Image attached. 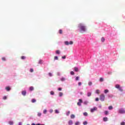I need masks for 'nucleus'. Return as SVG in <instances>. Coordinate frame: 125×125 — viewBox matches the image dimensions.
<instances>
[{
  "label": "nucleus",
  "instance_id": "obj_54",
  "mask_svg": "<svg viewBox=\"0 0 125 125\" xmlns=\"http://www.w3.org/2000/svg\"><path fill=\"white\" fill-rule=\"evenodd\" d=\"M80 94H83V92H81Z\"/></svg>",
  "mask_w": 125,
  "mask_h": 125
},
{
  "label": "nucleus",
  "instance_id": "obj_49",
  "mask_svg": "<svg viewBox=\"0 0 125 125\" xmlns=\"http://www.w3.org/2000/svg\"><path fill=\"white\" fill-rule=\"evenodd\" d=\"M78 85H79V86H81V85H82V82H79V83H78Z\"/></svg>",
  "mask_w": 125,
  "mask_h": 125
},
{
  "label": "nucleus",
  "instance_id": "obj_39",
  "mask_svg": "<svg viewBox=\"0 0 125 125\" xmlns=\"http://www.w3.org/2000/svg\"><path fill=\"white\" fill-rule=\"evenodd\" d=\"M103 81H104V79L102 78H100V82H103Z\"/></svg>",
  "mask_w": 125,
  "mask_h": 125
},
{
  "label": "nucleus",
  "instance_id": "obj_18",
  "mask_svg": "<svg viewBox=\"0 0 125 125\" xmlns=\"http://www.w3.org/2000/svg\"><path fill=\"white\" fill-rule=\"evenodd\" d=\"M43 62V61H42V60H40L39 62V64H42V63Z\"/></svg>",
  "mask_w": 125,
  "mask_h": 125
},
{
  "label": "nucleus",
  "instance_id": "obj_16",
  "mask_svg": "<svg viewBox=\"0 0 125 125\" xmlns=\"http://www.w3.org/2000/svg\"><path fill=\"white\" fill-rule=\"evenodd\" d=\"M70 118H71V119H75V115L72 114V115L70 116Z\"/></svg>",
  "mask_w": 125,
  "mask_h": 125
},
{
  "label": "nucleus",
  "instance_id": "obj_45",
  "mask_svg": "<svg viewBox=\"0 0 125 125\" xmlns=\"http://www.w3.org/2000/svg\"><path fill=\"white\" fill-rule=\"evenodd\" d=\"M95 101H96V102L99 101V98H96V99H95Z\"/></svg>",
  "mask_w": 125,
  "mask_h": 125
},
{
  "label": "nucleus",
  "instance_id": "obj_1",
  "mask_svg": "<svg viewBox=\"0 0 125 125\" xmlns=\"http://www.w3.org/2000/svg\"><path fill=\"white\" fill-rule=\"evenodd\" d=\"M79 28L81 30V31H83V32H85L86 31V28H85V26L83 25V23H80L78 25Z\"/></svg>",
  "mask_w": 125,
  "mask_h": 125
},
{
  "label": "nucleus",
  "instance_id": "obj_27",
  "mask_svg": "<svg viewBox=\"0 0 125 125\" xmlns=\"http://www.w3.org/2000/svg\"><path fill=\"white\" fill-rule=\"evenodd\" d=\"M50 94L51 95H54V92H53V91H51Z\"/></svg>",
  "mask_w": 125,
  "mask_h": 125
},
{
  "label": "nucleus",
  "instance_id": "obj_31",
  "mask_svg": "<svg viewBox=\"0 0 125 125\" xmlns=\"http://www.w3.org/2000/svg\"><path fill=\"white\" fill-rule=\"evenodd\" d=\"M104 114L105 115H108V114H109V111H104Z\"/></svg>",
  "mask_w": 125,
  "mask_h": 125
},
{
  "label": "nucleus",
  "instance_id": "obj_36",
  "mask_svg": "<svg viewBox=\"0 0 125 125\" xmlns=\"http://www.w3.org/2000/svg\"><path fill=\"white\" fill-rule=\"evenodd\" d=\"M88 85H92V82H89L88 83Z\"/></svg>",
  "mask_w": 125,
  "mask_h": 125
},
{
  "label": "nucleus",
  "instance_id": "obj_29",
  "mask_svg": "<svg viewBox=\"0 0 125 125\" xmlns=\"http://www.w3.org/2000/svg\"><path fill=\"white\" fill-rule=\"evenodd\" d=\"M83 125H87V121H84V122H83Z\"/></svg>",
  "mask_w": 125,
  "mask_h": 125
},
{
  "label": "nucleus",
  "instance_id": "obj_52",
  "mask_svg": "<svg viewBox=\"0 0 125 125\" xmlns=\"http://www.w3.org/2000/svg\"><path fill=\"white\" fill-rule=\"evenodd\" d=\"M58 90H59L60 91L62 90V88H58Z\"/></svg>",
  "mask_w": 125,
  "mask_h": 125
},
{
  "label": "nucleus",
  "instance_id": "obj_6",
  "mask_svg": "<svg viewBox=\"0 0 125 125\" xmlns=\"http://www.w3.org/2000/svg\"><path fill=\"white\" fill-rule=\"evenodd\" d=\"M27 93V92H26V91L24 90V91H22L21 92V94L22 95H23V96H26V94Z\"/></svg>",
  "mask_w": 125,
  "mask_h": 125
},
{
  "label": "nucleus",
  "instance_id": "obj_37",
  "mask_svg": "<svg viewBox=\"0 0 125 125\" xmlns=\"http://www.w3.org/2000/svg\"><path fill=\"white\" fill-rule=\"evenodd\" d=\"M70 111H68L67 113H66V116H69L70 115Z\"/></svg>",
  "mask_w": 125,
  "mask_h": 125
},
{
  "label": "nucleus",
  "instance_id": "obj_26",
  "mask_svg": "<svg viewBox=\"0 0 125 125\" xmlns=\"http://www.w3.org/2000/svg\"><path fill=\"white\" fill-rule=\"evenodd\" d=\"M54 60H58V57L55 56L54 58Z\"/></svg>",
  "mask_w": 125,
  "mask_h": 125
},
{
  "label": "nucleus",
  "instance_id": "obj_5",
  "mask_svg": "<svg viewBox=\"0 0 125 125\" xmlns=\"http://www.w3.org/2000/svg\"><path fill=\"white\" fill-rule=\"evenodd\" d=\"M97 110V107H94L93 108L91 109V113H93V112H94V111H96Z\"/></svg>",
  "mask_w": 125,
  "mask_h": 125
},
{
  "label": "nucleus",
  "instance_id": "obj_7",
  "mask_svg": "<svg viewBox=\"0 0 125 125\" xmlns=\"http://www.w3.org/2000/svg\"><path fill=\"white\" fill-rule=\"evenodd\" d=\"M115 87H116V88H117L118 89H119L121 87V86H120L119 84H117L115 85Z\"/></svg>",
  "mask_w": 125,
  "mask_h": 125
},
{
  "label": "nucleus",
  "instance_id": "obj_22",
  "mask_svg": "<svg viewBox=\"0 0 125 125\" xmlns=\"http://www.w3.org/2000/svg\"><path fill=\"white\" fill-rule=\"evenodd\" d=\"M65 80H66V79H65L64 78H62L61 79V81L62 82H64Z\"/></svg>",
  "mask_w": 125,
  "mask_h": 125
},
{
  "label": "nucleus",
  "instance_id": "obj_11",
  "mask_svg": "<svg viewBox=\"0 0 125 125\" xmlns=\"http://www.w3.org/2000/svg\"><path fill=\"white\" fill-rule=\"evenodd\" d=\"M74 71L75 72H79V68L77 67H74Z\"/></svg>",
  "mask_w": 125,
  "mask_h": 125
},
{
  "label": "nucleus",
  "instance_id": "obj_20",
  "mask_svg": "<svg viewBox=\"0 0 125 125\" xmlns=\"http://www.w3.org/2000/svg\"><path fill=\"white\" fill-rule=\"evenodd\" d=\"M104 92L105 94L108 93V92H109V90L108 89H105V90H104Z\"/></svg>",
  "mask_w": 125,
  "mask_h": 125
},
{
  "label": "nucleus",
  "instance_id": "obj_19",
  "mask_svg": "<svg viewBox=\"0 0 125 125\" xmlns=\"http://www.w3.org/2000/svg\"><path fill=\"white\" fill-rule=\"evenodd\" d=\"M56 54H60V51L58 50L56 51Z\"/></svg>",
  "mask_w": 125,
  "mask_h": 125
},
{
  "label": "nucleus",
  "instance_id": "obj_48",
  "mask_svg": "<svg viewBox=\"0 0 125 125\" xmlns=\"http://www.w3.org/2000/svg\"><path fill=\"white\" fill-rule=\"evenodd\" d=\"M2 61H5V60H6L5 58H4V57L2 58Z\"/></svg>",
  "mask_w": 125,
  "mask_h": 125
},
{
  "label": "nucleus",
  "instance_id": "obj_3",
  "mask_svg": "<svg viewBox=\"0 0 125 125\" xmlns=\"http://www.w3.org/2000/svg\"><path fill=\"white\" fill-rule=\"evenodd\" d=\"M119 113L120 114H125V110L124 109V108H121V109L119 110Z\"/></svg>",
  "mask_w": 125,
  "mask_h": 125
},
{
  "label": "nucleus",
  "instance_id": "obj_17",
  "mask_svg": "<svg viewBox=\"0 0 125 125\" xmlns=\"http://www.w3.org/2000/svg\"><path fill=\"white\" fill-rule=\"evenodd\" d=\"M13 124H14L13 121H9V124L10 125H13Z\"/></svg>",
  "mask_w": 125,
  "mask_h": 125
},
{
  "label": "nucleus",
  "instance_id": "obj_51",
  "mask_svg": "<svg viewBox=\"0 0 125 125\" xmlns=\"http://www.w3.org/2000/svg\"><path fill=\"white\" fill-rule=\"evenodd\" d=\"M121 125H125V122H122L121 123Z\"/></svg>",
  "mask_w": 125,
  "mask_h": 125
},
{
  "label": "nucleus",
  "instance_id": "obj_53",
  "mask_svg": "<svg viewBox=\"0 0 125 125\" xmlns=\"http://www.w3.org/2000/svg\"><path fill=\"white\" fill-rule=\"evenodd\" d=\"M32 125H36V124H35V123H32Z\"/></svg>",
  "mask_w": 125,
  "mask_h": 125
},
{
  "label": "nucleus",
  "instance_id": "obj_30",
  "mask_svg": "<svg viewBox=\"0 0 125 125\" xmlns=\"http://www.w3.org/2000/svg\"><path fill=\"white\" fill-rule=\"evenodd\" d=\"M108 109H109V110H112V109H113V106H109L108 107Z\"/></svg>",
  "mask_w": 125,
  "mask_h": 125
},
{
  "label": "nucleus",
  "instance_id": "obj_10",
  "mask_svg": "<svg viewBox=\"0 0 125 125\" xmlns=\"http://www.w3.org/2000/svg\"><path fill=\"white\" fill-rule=\"evenodd\" d=\"M68 125H73V121L69 120V122H68Z\"/></svg>",
  "mask_w": 125,
  "mask_h": 125
},
{
  "label": "nucleus",
  "instance_id": "obj_35",
  "mask_svg": "<svg viewBox=\"0 0 125 125\" xmlns=\"http://www.w3.org/2000/svg\"><path fill=\"white\" fill-rule=\"evenodd\" d=\"M3 100H6V99H7V97L6 96L3 97Z\"/></svg>",
  "mask_w": 125,
  "mask_h": 125
},
{
  "label": "nucleus",
  "instance_id": "obj_13",
  "mask_svg": "<svg viewBox=\"0 0 125 125\" xmlns=\"http://www.w3.org/2000/svg\"><path fill=\"white\" fill-rule=\"evenodd\" d=\"M37 102V100H36V99H33L32 100V101H31V102L32 103H36Z\"/></svg>",
  "mask_w": 125,
  "mask_h": 125
},
{
  "label": "nucleus",
  "instance_id": "obj_47",
  "mask_svg": "<svg viewBox=\"0 0 125 125\" xmlns=\"http://www.w3.org/2000/svg\"><path fill=\"white\" fill-rule=\"evenodd\" d=\"M62 59H66V56H63L62 57Z\"/></svg>",
  "mask_w": 125,
  "mask_h": 125
},
{
  "label": "nucleus",
  "instance_id": "obj_38",
  "mask_svg": "<svg viewBox=\"0 0 125 125\" xmlns=\"http://www.w3.org/2000/svg\"><path fill=\"white\" fill-rule=\"evenodd\" d=\"M62 29H60V30H59V34H62Z\"/></svg>",
  "mask_w": 125,
  "mask_h": 125
},
{
  "label": "nucleus",
  "instance_id": "obj_41",
  "mask_svg": "<svg viewBox=\"0 0 125 125\" xmlns=\"http://www.w3.org/2000/svg\"><path fill=\"white\" fill-rule=\"evenodd\" d=\"M75 125H80V122H77L76 123H75Z\"/></svg>",
  "mask_w": 125,
  "mask_h": 125
},
{
  "label": "nucleus",
  "instance_id": "obj_40",
  "mask_svg": "<svg viewBox=\"0 0 125 125\" xmlns=\"http://www.w3.org/2000/svg\"><path fill=\"white\" fill-rule=\"evenodd\" d=\"M30 72L31 73H33L34 72V69H33V68H31L30 69Z\"/></svg>",
  "mask_w": 125,
  "mask_h": 125
},
{
  "label": "nucleus",
  "instance_id": "obj_21",
  "mask_svg": "<svg viewBox=\"0 0 125 125\" xmlns=\"http://www.w3.org/2000/svg\"><path fill=\"white\" fill-rule=\"evenodd\" d=\"M101 41L103 42H104L105 41V39H104V37L102 38Z\"/></svg>",
  "mask_w": 125,
  "mask_h": 125
},
{
  "label": "nucleus",
  "instance_id": "obj_33",
  "mask_svg": "<svg viewBox=\"0 0 125 125\" xmlns=\"http://www.w3.org/2000/svg\"><path fill=\"white\" fill-rule=\"evenodd\" d=\"M46 112H47V110H46V109H44V110L43 111V114H46Z\"/></svg>",
  "mask_w": 125,
  "mask_h": 125
},
{
  "label": "nucleus",
  "instance_id": "obj_4",
  "mask_svg": "<svg viewBox=\"0 0 125 125\" xmlns=\"http://www.w3.org/2000/svg\"><path fill=\"white\" fill-rule=\"evenodd\" d=\"M82 103H83V100L80 99L79 100V102L77 103L78 106H82Z\"/></svg>",
  "mask_w": 125,
  "mask_h": 125
},
{
  "label": "nucleus",
  "instance_id": "obj_14",
  "mask_svg": "<svg viewBox=\"0 0 125 125\" xmlns=\"http://www.w3.org/2000/svg\"><path fill=\"white\" fill-rule=\"evenodd\" d=\"M96 92L97 94H99V93H100V90L99 89H97Z\"/></svg>",
  "mask_w": 125,
  "mask_h": 125
},
{
  "label": "nucleus",
  "instance_id": "obj_46",
  "mask_svg": "<svg viewBox=\"0 0 125 125\" xmlns=\"http://www.w3.org/2000/svg\"><path fill=\"white\" fill-rule=\"evenodd\" d=\"M73 43L74 42H73V41H70L69 44H73Z\"/></svg>",
  "mask_w": 125,
  "mask_h": 125
},
{
  "label": "nucleus",
  "instance_id": "obj_15",
  "mask_svg": "<svg viewBox=\"0 0 125 125\" xmlns=\"http://www.w3.org/2000/svg\"><path fill=\"white\" fill-rule=\"evenodd\" d=\"M21 59H22V60H24L26 59V57H25L24 56H22L21 57Z\"/></svg>",
  "mask_w": 125,
  "mask_h": 125
},
{
  "label": "nucleus",
  "instance_id": "obj_25",
  "mask_svg": "<svg viewBox=\"0 0 125 125\" xmlns=\"http://www.w3.org/2000/svg\"><path fill=\"white\" fill-rule=\"evenodd\" d=\"M65 44H66V45H69V42L68 41H66L65 42Z\"/></svg>",
  "mask_w": 125,
  "mask_h": 125
},
{
  "label": "nucleus",
  "instance_id": "obj_2",
  "mask_svg": "<svg viewBox=\"0 0 125 125\" xmlns=\"http://www.w3.org/2000/svg\"><path fill=\"white\" fill-rule=\"evenodd\" d=\"M100 100H101V101H104L105 100V95H104V94L100 95Z\"/></svg>",
  "mask_w": 125,
  "mask_h": 125
},
{
  "label": "nucleus",
  "instance_id": "obj_28",
  "mask_svg": "<svg viewBox=\"0 0 125 125\" xmlns=\"http://www.w3.org/2000/svg\"><path fill=\"white\" fill-rule=\"evenodd\" d=\"M87 96L88 97L91 96V92H88L87 93Z\"/></svg>",
  "mask_w": 125,
  "mask_h": 125
},
{
  "label": "nucleus",
  "instance_id": "obj_44",
  "mask_svg": "<svg viewBox=\"0 0 125 125\" xmlns=\"http://www.w3.org/2000/svg\"><path fill=\"white\" fill-rule=\"evenodd\" d=\"M118 89L120 90V91H123V89L121 87Z\"/></svg>",
  "mask_w": 125,
  "mask_h": 125
},
{
  "label": "nucleus",
  "instance_id": "obj_12",
  "mask_svg": "<svg viewBox=\"0 0 125 125\" xmlns=\"http://www.w3.org/2000/svg\"><path fill=\"white\" fill-rule=\"evenodd\" d=\"M29 90H30V91H33V90H34V87H33V86H30V87H29Z\"/></svg>",
  "mask_w": 125,
  "mask_h": 125
},
{
  "label": "nucleus",
  "instance_id": "obj_50",
  "mask_svg": "<svg viewBox=\"0 0 125 125\" xmlns=\"http://www.w3.org/2000/svg\"><path fill=\"white\" fill-rule=\"evenodd\" d=\"M79 77H76V79H75V80H76V81H79Z\"/></svg>",
  "mask_w": 125,
  "mask_h": 125
},
{
  "label": "nucleus",
  "instance_id": "obj_32",
  "mask_svg": "<svg viewBox=\"0 0 125 125\" xmlns=\"http://www.w3.org/2000/svg\"><path fill=\"white\" fill-rule=\"evenodd\" d=\"M70 74L73 76V75H75V73L74 72V71H71Z\"/></svg>",
  "mask_w": 125,
  "mask_h": 125
},
{
  "label": "nucleus",
  "instance_id": "obj_43",
  "mask_svg": "<svg viewBox=\"0 0 125 125\" xmlns=\"http://www.w3.org/2000/svg\"><path fill=\"white\" fill-rule=\"evenodd\" d=\"M48 75H49V77H52V74L51 73H49Z\"/></svg>",
  "mask_w": 125,
  "mask_h": 125
},
{
  "label": "nucleus",
  "instance_id": "obj_42",
  "mask_svg": "<svg viewBox=\"0 0 125 125\" xmlns=\"http://www.w3.org/2000/svg\"><path fill=\"white\" fill-rule=\"evenodd\" d=\"M55 113L56 114H59V111L58 110H55Z\"/></svg>",
  "mask_w": 125,
  "mask_h": 125
},
{
  "label": "nucleus",
  "instance_id": "obj_34",
  "mask_svg": "<svg viewBox=\"0 0 125 125\" xmlns=\"http://www.w3.org/2000/svg\"><path fill=\"white\" fill-rule=\"evenodd\" d=\"M38 117H41V116H42V113L38 112Z\"/></svg>",
  "mask_w": 125,
  "mask_h": 125
},
{
  "label": "nucleus",
  "instance_id": "obj_8",
  "mask_svg": "<svg viewBox=\"0 0 125 125\" xmlns=\"http://www.w3.org/2000/svg\"><path fill=\"white\" fill-rule=\"evenodd\" d=\"M5 89L7 91H9V90H10V87L9 86H7L5 88Z\"/></svg>",
  "mask_w": 125,
  "mask_h": 125
},
{
  "label": "nucleus",
  "instance_id": "obj_24",
  "mask_svg": "<svg viewBox=\"0 0 125 125\" xmlns=\"http://www.w3.org/2000/svg\"><path fill=\"white\" fill-rule=\"evenodd\" d=\"M83 115V116H85V117H86L88 114L86 112H84Z\"/></svg>",
  "mask_w": 125,
  "mask_h": 125
},
{
  "label": "nucleus",
  "instance_id": "obj_23",
  "mask_svg": "<svg viewBox=\"0 0 125 125\" xmlns=\"http://www.w3.org/2000/svg\"><path fill=\"white\" fill-rule=\"evenodd\" d=\"M63 96V93L60 92L59 93V96H60V97H61V96Z\"/></svg>",
  "mask_w": 125,
  "mask_h": 125
},
{
  "label": "nucleus",
  "instance_id": "obj_9",
  "mask_svg": "<svg viewBox=\"0 0 125 125\" xmlns=\"http://www.w3.org/2000/svg\"><path fill=\"white\" fill-rule=\"evenodd\" d=\"M104 122H107L108 121V118L107 117H104L103 118Z\"/></svg>",
  "mask_w": 125,
  "mask_h": 125
}]
</instances>
